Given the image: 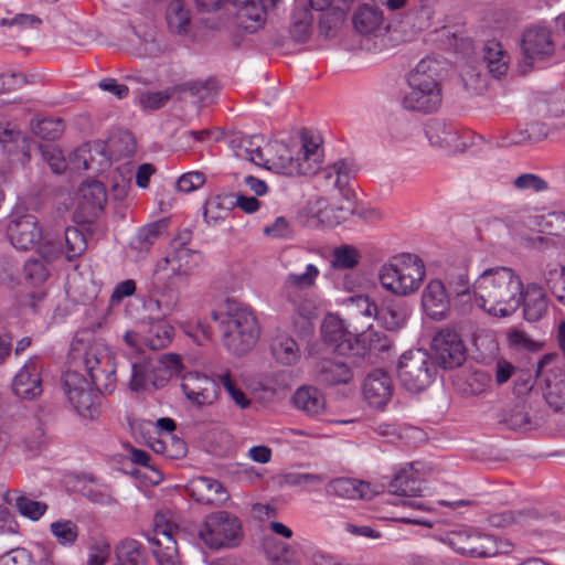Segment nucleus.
<instances>
[{"label": "nucleus", "mask_w": 565, "mask_h": 565, "mask_svg": "<svg viewBox=\"0 0 565 565\" xmlns=\"http://www.w3.org/2000/svg\"><path fill=\"white\" fill-rule=\"evenodd\" d=\"M522 280L509 267L486 269L476 279L473 292L478 306L495 317H509L522 303Z\"/></svg>", "instance_id": "f257e3e1"}, {"label": "nucleus", "mask_w": 565, "mask_h": 565, "mask_svg": "<svg viewBox=\"0 0 565 565\" xmlns=\"http://www.w3.org/2000/svg\"><path fill=\"white\" fill-rule=\"evenodd\" d=\"M409 90L403 98V107L411 111L431 114L443 100L441 65L433 57L422 58L407 78Z\"/></svg>", "instance_id": "f03ea898"}, {"label": "nucleus", "mask_w": 565, "mask_h": 565, "mask_svg": "<svg viewBox=\"0 0 565 565\" xmlns=\"http://www.w3.org/2000/svg\"><path fill=\"white\" fill-rule=\"evenodd\" d=\"M320 275L319 268L308 264L303 273H289L284 280L281 289L280 313L288 319L295 328L306 330L310 326L316 310L313 299L308 289L315 287Z\"/></svg>", "instance_id": "7ed1b4c3"}, {"label": "nucleus", "mask_w": 565, "mask_h": 565, "mask_svg": "<svg viewBox=\"0 0 565 565\" xmlns=\"http://www.w3.org/2000/svg\"><path fill=\"white\" fill-rule=\"evenodd\" d=\"M212 319L218 323L223 347L233 354H245L256 344L259 327L248 307L231 303L224 312L213 311Z\"/></svg>", "instance_id": "20e7f679"}, {"label": "nucleus", "mask_w": 565, "mask_h": 565, "mask_svg": "<svg viewBox=\"0 0 565 565\" xmlns=\"http://www.w3.org/2000/svg\"><path fill=\"white\" fill-rule=\"evenodd\" d=\"M426 275L422 259L413 254L393 256L379 271L384 289L396 296H408L417 291Z\"/></svg>", "instance_id": "39448f33"}, {"label": "nucleus", "mask_w": 565, "mask_h": 565, "mask_svg": "<svg viewBox=\"0 0 565 565\" xmlns=\"http://www.w3.org/2000/svg\"><path fill=\"white\" fill-rule=\"evenodd\" d=\"M355 173V163L349 159H340L322 169L321 174L326 185L338 189L343 199L340 205L330 206L320 212L321 220L329 225H338L354 213L355 194L347 185Z\"/></svg>", "instance_id": "423d86ee"}, {"label": "nucleus", "mask_w": 565, "mask_h": 565, "mask_svg": "<svg viewBox=\"0 0 565 565\" xmlns=\"http://www.w3.org/2000/svg\"><path fill=\"white\" fill-rule=\"evenodd\" d=\"M199 537L212 550L235 547L243 537L242 523L227 511L212 512L205 516Z\"/></svg>", "instance_id": "0eeeda50"}, {"label": "nucleus", "mask_w": 565, "mask_h": 565, "mask_svg": "<svg viewBox=\"0 0 565 565\" xmlns=\"http://www.w3.org/2000/svg\"><path fill=\"white\" fill-rule=\"evenodd\" d=\"M436 374L437 366L427 351L416 349L402 354L397 375L407 391L418 393L426 390L434 382Z\"/></svg>", "instance_id": "6e6552de"}, {"label": "nucleus", "mask_w": 565, "mask_h": 565, "mask_svg": "<svg viewBox=\"0 0 565 565\" xmlns=\"http://www.w3.org/2000/svg\"><path fill=\"white\" fill-rule=\"evenodd\" d=\"M200 10H217L225 0H195ZM236 10L238 24L248 32H255L264 25L269 9L278 0H230Z\"/></svg>", "instance_id": "1a4fd4ad"}, {"label": "nucleus", "mask_w": 565, "mask_h": 565, "mask_svg": "<svg viewBox=\"0 0 565 565\" xmlns=\"http://www.w3.org/2000/svg\"><path fill=\"white\" fill-rule=\"evenodd\" d=\"M63 388L68 402L78 415L93 418L97 414L98 396L83 374L76 371H67L63 376Z\"/></svg>", "instance_id": "9d476101"}, {"label": "nucleus", "mask_w": 565, "mask_h": 565, "mask_svg": "<svg viewBox=\"0 0 565 565\" xmlns=\"http://www.w3.org/2000/svg\"><path fill=\"white\" fill-rule=\"evenodd\" d=\"M83 360L90 383L96 390L105 394L113 393L116 386V367L109 353L92 348L85 352Z\"/></svg>", "instance_id": "9b49d317"}, {"label": "nucleus", "mask_w": 565, "mask_h": 565, "mask_svg": "<svg viewBox=\"0 0 565 565\" xmlns=\"http://www.w3.org/2000/svg\"><path fill=\"white\" fill-rule=\"evenodd\" d=\"M263 167L285 175H312V169L308 164L299 168L297 160L292 157L290 149L282 141H271L265 145L262 156Z\"/></svg>", "instance_id": "f8f14e48"}, {"label": "nucleus", "mask_w": 565, "mask_h": 565, "mask_svg": "<svg viewBox=\"0 0 565 565\" xmlns=\"http://www.w3.org/2000/svg\"><path fill=\"white\" fill-rule=\"evenodd\" d=\"M203 263V255L186 246L174 247L168 255L160 258L154 266L158 274L173 277H189L194 275Z\"/></svg>", "instance_id": "ddd939ff"}, {"label": "nucleus", "mask_w": 565, "mask_h": 565, "mask_svg": "<svg viewBox=\"0 0 565 565\" xmlns=\"http://www.w3.org/2000/svg\"><path fill=\"white\" fill-rule=\"evenodd\" d=\"M42 371L41 358L38 355L29 358L11 382L13 394L25 401L40 397L43 393Z\"/></svg>", "instance_id": "4468645a"}, {"label": "nucleus", "mask_w": 565, "mask_h": 565, "mask_svg": "<svg viewBox=\"0 0 565 565\" xmlns=\"http://www.w3.org/2000/svg\"><path fill=\"white\" fill-rule=\"evenodd\" d=\"M436 361L444 369L460 366L466 360V347L460 335L448 328L441 329L433 339Z\"/></svg>", "instance_id": "2eb2a0df"}, {"label": "nucleus", "mask_w": 565, "mask_h": 565, "mask_svg": "<svg viewBox=\"0 0 565 565\" xmlns=\"http://www.w3.org/2000/svg\"><path fill=\"white\" fill-rule=\"evenodd\" d=\"M7 234L11 244L22 250L41 245L44 239L39 220L33 214L13 216L8 224Z\"/></svg>", "instance_id": "dca6fc26"}, {"label": "nucleus", "mask_w": 565, "mask_h": 565, "mask_svg": "<svg viewBox=\"0 0 565 565\" xmlns=\"http://www.w3.org/2000/svg\"><path fill=\"white\" fill-rule=\"evenodd\" d=\"M171 277L167 274H158L153 269L147 284L149 295V308H156L162 316H170L179 309V291L171 287Z\"/></svg>", "instance_id": "f3484780"}, {"label": "nucleus", "mask_w": 565, "mask_h": 565, "mask_svg": "<svg viewBox=\"0 0 565 565\" xmlns=\"http://www.w3.org/2000/svg\"><path fill=\"white\" fill-rule=\"evenodd\" d=\"M87 249L85 234L77 227L68 226L64 232V247L61 243L44 239L39 247L40 254L49 262L64 255L68 262L81 257Z\"/></svg>", "instance_id": "a211bd4d"}, {"label": "nucleus", "mask_w": 565, "mask_h": 565, "mask_svg": "<svg viewBox=\"0 0 565 565\" xmlns=\"http://www.w3.org/2000/svg\"><path fill=\"white\" fill-rule=\"evenodd\" d=\"M181 380V388L192 404L212 405L217 399L218 383L205 374L189 372Z\"/></svg>", "instance_id": "6ab92c4d"}, {"label": "nucleus", "mask_w": 565, "mask_h": 565, "mask_svg": "<svg viewBox=\"0 0 565 565\" xmlns=\"http://www.w3.org/2000/svg\"><path fill=\"white\" fill-rule=\"evenodd\" d=\"M177 529L172 524H156L148 541L158 565H181L177 546Z\"/></svg>", "instance_id": "aec40b11"}, {"label": "nucleus", "mask_w": 565, "mask_h": 565, "mask_svg": "<svg viewBox=\"0 0 565 565\" xmlns=\"http://www.w3.org/2000/svg\"><path fill=\"white\" fill-rule=\"evenodd\" d=\"M426 137L430 145L440 148L449 154L462 152L466 142L459 127L443 119H433L425 129Z\"/></svg>", "instance_id": "412c9836"}, {"label": "nucleus", "mask_w": 565, "mask_h": 565, "mask_svg": "<svg viewBox=\"0 0 565 565\" xmlns=\"http://www.w3.org/2000/svg\"><path fill=\"white\" fill-rule=\"evenodd\" d=\"M521 51L531 63L552 56L555 51V44L551 31L541 25L527 28L522 34Z\"/></svg>", "instance_id": "4be33fe9"}, {"label": "nucleus", "mask_w": 565, "mask_h": 565, "mask_svg": "<svg viewBox=\"0 0 565 565\" xmlns=\"http://www.w3.org/2000/svg\"><path fill=\"white\" fill-rule=\"evenodd\" d=\"M393 391L392 379L390 374L383 370L372 371L363 383V396L373 408H384L391 401Z\"/></svg>", "instance_id": "5701e85b"}, {"label": "nucleus", "mask_w": 565, "mask_h": 565, "mask_svg": "<svg viewBox=\"0 0 565 565\" xmlns=\"http://www.w3.org/2000/svg\"><path fill=\"white\" fill-rule=\"evenodd\" d=\"M185 489L192 499L207 505H223L230 499L223 484L207 477L192 478Z\"/></svg>", "instance_id": "b1692460"}, {"label": "nucleus", "mask_w": 565, "mask_h": 565, "mask_svg": "<svg viewBox=\"0 0 565 565\" xmlns=\"http://www.w3.org/2000/svg\"><path fill=\"white\" fill-rule=\"evenodd\" d=\"M422 307L433 320L439 321L447 317L450 310V300L445 285L438 280H430L422 292Z\"/></svg>", "instance_id": "393cba45"}, {"label": "nucleus", "mask_w": 565, "mask_h": 565, "mask_svg": "<svg viewBox=\"0 0 565 565\" xmlns=\"http://www.w3.org/2000/svg\"><path fill=\"white\" fill-rule=\"evenodd\" d=\"M311 376L321 386H335L349 383L353 377V373L342 361L322 359L316 362Z\"/></svg>", "instance_id": "a878e982"}, {"label": "nucleus", "mask_w": 565, "mask_h": 565, "mask_svg": "<svg viewBox=\"0 0 565 565\" xmlns=\"http://www.w3.org/2000/svg\"><path fill=\"white\" fill-rule=\"evenodd\" d=\"M107 202V193L100 181H88L79 188V207L92 217L98 215L105 207Z\"/></svg>", "instance_id": "bb28decb"}, {"label": "nucleus", "mask_w": 565, "mask_h": 565, "mask_svg": "<svg viewBox=\"0 0 565 565\" xmlns=\"http://www.w3.org/2000/svg\"><path fill=\"white\" fill-rule=\"evenodd\" d=\"M152 372V387H163L173 376H180L182 362L177 354H164L161 359L150 360V366L145 369Z\"/></svg>", "instance_id": "cd10ccee"}, {"label": "nucleus", "mask_w": 565, "mask_h": 565, "mask_svg": "<svg viewBox=\"0 0 565 565\" xmlns=\"http://www.w3.org/2000/svg\"><path fill=\"white\" fill-rule=\"evenodd\" d=\"M482 61L488 72L495 78H501L509 71L510 55L503 45L495 40L484 43Z\"/></svg>", "instance_id": "c85d7f7f"}, {"label": "nucleus", "mask_w": 565, "mask_h": 565, "mask_svg": "<svg viewBox=\"0 0 565 565\" xmlns=\"http://www.w3.org/2000/svg\"><path fill=\"white\" fill-rule=\"evenodd\" d=\"M295 407L308 416H318L326 409V398L316 386L303 385L292 395Z\"/></svg>", "instance_id": "c756f323"}, {"label": "nucleus", "mask_w": 565, "mask_h": 565, "mask_svg": "<svg viewBox=\"0 0 565 565\" xmlns=\"http://www.w3.org/2000/svg\"><path fill=\"white\" fill-rule=\"evenodd\" d=\"M270 351L278 363L287 366L297 364L301 358L298 343L286 332H279L271 339Z\"/></svg>", "instance_id": "7c9ffc66"}, {"label": "nucleus", "mask_w": 565, "mask_h": 565, "mask_svg": "<svg viewBox=\"0 0 565 565\" xmlns=\"http://www.w3.org/2000/svg\"><path fill=\"white\" fill-rule=\"evenodd\" d=\"M524 317L527 321H539L547 311V299L543 289L536 285L522 289Z\"/></svg>", "instance_id": "2f4dec72"}, {"label": "nucleus", "mask_w": 565, "mask_h": 565, "mask_svg": "<svg viewBox=\"0 0 565 565\" xmlns=\"http://www.w3.org/2000/svg\"><path fill=\"white\" fill-rule=\"evenodd\" d=\"M547 127L543 122L534 121L523 127L519 126L515 130L509 132L499 145L508 147L539 142L547 136Z\"/></svg>", "instance_id": "473e14b6"}, {"label": "nucleus", "mask_w": 565, "mask_h": 565, "mask_svg": "<svg viewBox=\"0 0 565 565\" xmlns=\"http://www.w3.org/2000/svg\"><path fill=\"white\" fill-rule=\"evenodd\" d=\"M369 486L351 478H337L331 480L326 488L328 494L343 499H364L367 497Z\"/></svg>", "instance_id": "72a5a7b5"}, {"label": "nucleus", "mask_w": 565, "mask_h": 565, "mask_svg": "<svg viewBox=\"0 0 565 565\" xmlns=\"http://www.w3.org/2000/svg\"><path fill=\"white\" fill-rule=\"evenodd\" d=\"M388 491L398 497H417L422 492L420 480L412 471L403 469L394 475Z\"/></svg>", "instance_id": "f704fd0d"}, {"label": "nucleus", "mask_w": 565, "mask_h": 565, "mask_svg": "<svg viewBox=\"0 0 565 565\" xmlns=\"http://www.w3.org/2000/svg\"><path fill=\"white\" fill-rule=\"evenodd\" d=\"M544 398L554 411H565V374L553 373L546 379Z\"/></svg>", "instance_id": "c9c22d12"}, {"label": "nucleus", "mask_w": 565, "mask_h": 565, "mask_svg": "<svg viewBox=\"0 0 565 565\" xmlns=\"http://www.w3.org/2000/svg\"><path fill=\"white\" fill-rule=\"evenodd\" d=\"M167 222L160 220L140 228L131 242V247L148 253L154 242L166 232Z\"/></svg>", "instance_id": "e433bc0d"}, {"label": "nucleus", "mask_w": 565, "mask_h": 565, "mask_svg": "<svg viewBox=\"0 0 565 565\" xmlns=\"http://www.w3.org/2000/svg\"><path fill=\"white\" fill-rule=\"evenodd\" d=\"M166 19L169 29L178 34L186 33L190 14L181 0H171L167 7Z\"/></svg>", "instance_id": "4c0bfd02"}, {"label": "nucleus", "mask_w": 565, "mask_h": 565, "mask_svg": "<svg viewBox=\"0 0 565 565\" xmlns=\"http://www.w3.org/2000/svg\"><path fill=\"white\" fill-rule=\"evenodd\" d=\"M265 548L268 557L277 565H299L297 551L287 543L268 540Z\"/></svg>", "instance_id": "58836bf2"}, {"label": "nucleus", "mask_w": 565, "mask_h": 565, "mask_svg": "<svg viewBox=\"0 0 565 565\" xmlns=\"http://www.w3.org/2000/svg\"><path fill=\"white\" fill-rule=\"evenodd\" d=\"M173 328L166 322L151 323L147 334L142 338L143 344L151 350H160L171 342Z\"/></svg>", "instance_id": "ea45409f"}, {"label": "nucleus", "mask_w": 565, "mask_h": 565, "mask_svg": "<svg viewBox=\"0 0 565 565\" xmlns=\"http://www.w3.org/2000/svg\"><path fill=\"white\" fill-rule=\"evenodd\" d=\"M382 12L372 6H363L353 15V24L360 33H371L380 28Z\"/></svg>", "instance_id": "a19ab883"}, {"label": "nucleus", "mask_w": 565, "mask_h": 565, "mask_svg": "<svg viewBox=\"0 0 565 565\" xmlns=\"http://www.w3.org/2000/svg\"><path fill=\"white\" fill-rule=\"evenodd\" d=\"M116 555L119 564L146 565L145 554L141 544L132 539L122 540L116 547Z\"/></svg>", "instance_id": "79ce46f5"}, {"label": "nucleus", "mask_w": 565, "mask_h": 565, "mask_svg": "<svg viewBox=\"0 0 565 565\" xmlns=\"http://www.w3.org/2000/svg\"><path fill=\"white\" fill-rule=\"evenodd\" d=\"M447 540L450 546L461 555H467L470 557H488L491 555L486 550L473 545V537H471L466 532H451Z\"/></svg>", "instance_id": "37998d69"}, {"label": "nucleus", "mask_w": 565, "mask_h": 565, "mask_svg": "<svg viewBox=\"0 0 565 565\" xmlns=\"http://www.w3.org/2000/svg\"><path fill=\"white\" fill-rule=\"evenodd\" d=\"M409 316L406 306L398 303H391L380 310L379 320L387 330H396L403 327Z\"/></svg>", "instance_id": "c03bdc74"}, {"label": "nucleus", "mask_w": 565, "mask_h": 565, "mask_svg": "<svg viewBox=\"0 0 565 565\" xmlns=\"http://www.w3.org/2000/svg\"><path fill=\"white\" fill-rule=\"evenodd\" d=\"M32 131L40 138L54 140L64 131V122L61 118H43L31 121Z\"/></svg>", "instance_id": "a18cd8bd"}, {"label": "nucleus", "mask_w": 565, "mask_h": 565, "mask_svg": "<svg viewBox=\"0 0 565 565\" xmlns=\"http://www.w3.org/2000/svg\"><path fill=\"white\" fill-rule=\"evenodd\" d=\"M264 143V137L259 135L243 137L239 143L241 152L238 156L258 166V163H263L262 156L265 149V147H263Z\"/></svg>", "instance_id": "49530a36"}, {"label": "nucleus", "mask_w": 565, "mask_h": 565, "mask_svg": "<svg viewBox=\"0 0 565 565\" xmlns=\"http://www.w3.org/2000/svg\"><path fill=\"white\" fill-rule=\"evenodd\" d=\"M299 168L308 164L312 169V175L317 173L321 163V151L319 145L307 138L302 139V147L296 158Z\"/></svg>", "instance_id": "de8ad7c7"}, {"label": "nucleus", "mask_w": 565, "mask_h": 565, "mask_svg": "<svg viewBox=\"0 0 565 565\" xmlns=\"http://www.w3.org/2000/svg\"><path fill=\"white\" fill-rule=\"evenodd\" d=\"M50 531L63 546H72L78 536V526L71 520H58L51 523Z\"/></svg>", "instance_id": "09e8293b"}, {"label": "nucleus", "mask_w": 565, "mask_h": 565, "mask_svg": "<svg viewBox=\"0 0 565 565\" xmlns=\"http://www.w3.org/2000/svg\"><path fill=\"white\" fill-rule=\"evenodd\" d=\"M321 332L324 341L334 344L338 350H341L343 342L348 341V333L344 331L342 322L334 317H329L323 321Z\"/></svg>", "instance_id": "8fccbe9b"}, {"label": "nucleus", "mask_w": 565, "mask_h": 565, "mask_svg": "<svg viewBox=\"0 0 565 565\" xmlns=\"http://www.w3.org/2000/svg\"><path fill=\"white\" fill-rule=\"evenodd\" d=\"M503 422L512 429H531L537 425V422L529 416L524 404L513 406L504 415Z\"/></svg>", "instance_id": "3c124183"}, {"label": "nucleus", "mask_w": 565, "mask_h": 565, "mask_svg": "<svg viewBox=\"0 0 565 565\" xmlns=\"http://www.w3.org/2000/svg\"><path fill=\"white\" fill-rule=\"evenodd\" d=\"M360 257L355 247L342 245L333 250L331 264L334 268L351 269L359 264Z\"/></svg>", "instance_id": "603ef678"}, {"label": "nucleus", "mask_w": 565, "mask_h": 565, "mask_svg": "<svg viewBox=\"0 0 565 565\" xmlns=\"http://www.w3.org/2000/svg\"><path fill=\"white\" fill-rule=\"evenodd\" d=\"M461 78L467 90L481 94L488 86L487 75L473 65H467L461 72Z\"/></svg>", "instance_id": "864d4df0"}, {"label": "nucleus", "mask_w": 565, "mask_h": 565, "mask_svg": "<svg viewBox=\"0 0 565 565\" xmlns=\"http://www.w3.org/2000/svg\"><path fill=\"white\" fill-rule=\"evenodd\" d=\"M150 366V360L132 363V375L130 380V388L132 391H142L152 386V372L145 369Z\"/></svg>", "instance_id": "5fc2aeb1"}, {"label": "nucleus", "mask_w": 565, "mask_h": 565, "mask_svg": "<svg viewBox=\"0 0 565 565\" xmlns=\"http://www.w3.org/2000/svg\"><path fill=\"white\" fill-rule=\"evenodd\" d=\"M312 17L308 11H301L299 15L292 17L290 34L297 42H305L311 34Z\"/></svg>", "instance_id": "6e6d98bb"}, {"label": "nucleus", "mask_w": 565, "mask_h": 565, "mask_svg": "<svg viewBox=\"0 0 565 565\" xmlns=\"http://www.w3.org/2000/svg\"><path fill=\"white\" fill-rule=\"evenodd\" d=\"M15 505L18 511L32 521H38L46 511L45 503L32 500L26 497L17 498Z\"/></svg>", "instance_id": "4d7b16f0"}, {"label": "nucleus", "mask_w": 565, "mask_h": 565, "mask_svg": "<svg viewBox=\"0 0 565 565\" xmlns=\"http://www.w3.org/2000/svg\"><path fill=\"white\" fill-rule=\"evenodd\" d=\"M546 284L552 294L565 305V271L555 266L545 276Z\"/></svg>", "instance_id": "13d9d810"}, {"label": "nucleus", "mask_w": 565, "mask_h": 565, "mask_svg": "<svg viewBox=\"0 0 565 565\" xmlns=\"http://www.w3.org/2000/svg\"><path fill=\"white\" fill-rule=\"evenodd\" d=\"M218 383L241 408H246L250 404L244 392L236 386L235 381L228 372L218 375Z\"/></svg>", "instance_id": "bf43d9fd"}, {"label": "nucleus", "mask_w": 565, "mask_h": 565, "mask_svg": "<svg viewBox=\"0 0 565 565\" xmlns=\"http://www.w3.org/2000/svg\"><path fill=\"white\" fill-rule=\"evenodd\" d=\"M513 185L519 190H532L534 192H541L548 188L545 180L533 173H524L516 177Z\"/></svg>", "instance_id": "052dcab7"}, {"label": "nucleus", "mask_w": 565, "mask_h": 565, "mask_svg": "<svg viewBox=\"0 0 565 565\" xmlns=\"http://www.w3.org/2000/svg\"><path fill=\"white\" fill-rule=\"evenodd\" d=\"M171 98L168 90L146 92L139 97V104L145 109H159L163 107Z\"/></svg>", "instance_id": "680f3d73"}, {"label": "nucleus", "mask_w": 565, "mask_h": 565, "mask_svg": "<svg viewBox=\"0 0 565 565\" xmlns=\"http://www.w3.org/2000/svg\"><path fill=\"white\" fill-rule=\"evenodd\" d=\"M23 270L25 278L34 284L43 282L49 276L45 265L39 259H29Z\"/></svg>", "instance_id": "e2e57ef3"}, {"label": "nucleus", "mask_w": 565, "mask_h": 565, "mask_svg": "<svg viewBox=\"0 0 565 565\" xmlns=\"http://www.w3.org/2000/svg\"><path fill=\"white\" fill-rule=\"evenodd\" d=\"M204 183V174L199 171H192L182 174L177 182V186L179 191L190 193L196 189H200Z\"/></svg>", "instance_id": "0e129e2a"}, {"label": "nucleus", "mask_w": 565, "mask_h": 565, "mask_svg": "<svg viewBox=\"0 0 565 565\" xmlns=\"http://www.w3.org/2000/svg\"><path fill=\"white\" fill-rule=\"evenodd\" d=\"M41 153L43 160H45L49 163L51 170L54 173L58 174L65 170L66 163L62 156V152L58 149L52 146H45L41 148Z\"/></svg>", "instance_id": "69168bd1"}, {"label": "nucleus", "mask_w": 565, "mask_h": 565, "mask_svg": "<svg viewBox=\"0 0 565 565\" xmlns=\"http://www.w3.org/2000/svg\"><path fill=\"white\" fill-rule=\"evenodd\" d=\"M136 291V282L132 279H126L116 285L109 298V306L114 307L121 302L125 297H130Z\"/></svg>", "instance_id": "338daca9"}, {"label": "nucleus", "mask_w": 565, "mask_h": 565, "mask_svg": "<svg viewBox=\"0 0 565 565\" xmlns=\"http://www.w3.org/2000/svg\"><path fill=\"white\" fill-rule=\"evenodd\" d=\"M226 210L221 209V198L216 196L206 201L203 211V217L207 224H215L218 220L224 218Z\"/></svg>", "instance_id": "774afa93"}]
</instances>
